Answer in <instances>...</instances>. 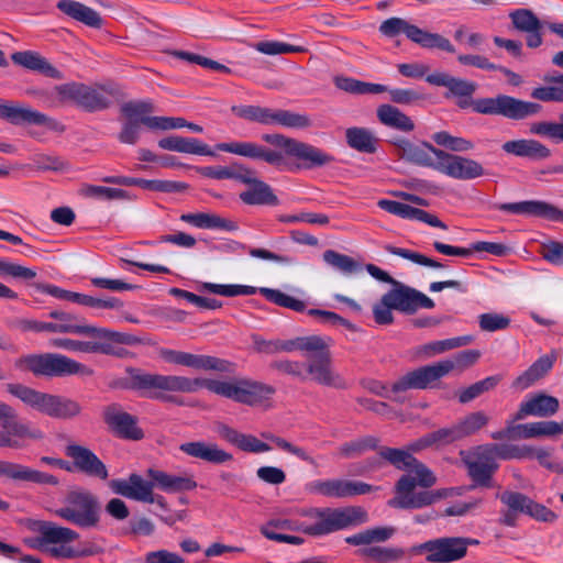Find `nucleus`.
Segmentation results:
<instances>
[{"label":"nucleus","mask_w":563,"mask_h":563,"mask_svg":"<svg viewBox=\"0 0 563 563\" xmlns=\"http://www.w3.org/2000/svg\"><path fill=\"white\" fill-rule=\"evenodd\" d=\"M132 382L135 388L144 390L152 398H162L164 393L191 394L200 388H206L218 396L235 402L255 406L275 394L273 386L245 377L212 379L142 373L134 375Z\"/></svg>","instance_id":"1"},{"label":"nucleus","mask_w":563,"mask_h":563,"mask_svg":"<svg viewBox=\"0 0 563 563\" xmlns=\"http://www.w3.org/2000/svg\"><path fill=\"white\" fill-rule=\"evenodd\" d=\"M299 522L294 527L298 532L320 537L367 521L362 507L309 508L298 511Z\"/></svg>","instance_id":"2"},{"label":"nucleus","mask_w":563,"mask_h":563,"mask_svg":"<svg viewBox=\"0 0 563 563\" xmlns=\"http://www.w3.org/2000/svg\"><path fill=\"white\" fill-rule=\"evenodd\" d=\"M8 391L32 409L55 419H73L81 413V405L64 396L42 393L22 384H8Z\"/></svg>","instance_id":"3"},{"label":"nucleus","mask_w":563,"mask_h":563,"mask_svg":"<svg viewBox=\"0 0 563 563\" xmlns=\"http://www.w3.org/2000/svg\"><path fill=\"white\" fill-rule=\"evenodd\" d=\"M14 367L21 372H31L36 376L64 377L71 375H92L90 367L57 353L23 355L14 361Z\"/></svg>","instance_id":"4"},{"label":"nucleus","mask_w":563,"mask_h":563,"mask_svg":"<svg viewBox=\"0 0 563 563\" xmlns=\"http://www.w3.org/2000/svg\"><path fill=\"white\" fill-rule=\"evenodd\" d=\"M433 485L420 484L416 473H404L395 485V496L388 500L393 508L419 509L454 494V488L427 490Z\"/></svg>","instance_id":"5"},{"label":"nucleus","mask_w":563,"mask_h":563,"mask_svg":"<svg viewBox=\"0 0 563 563\" xmlns=\"http://www.w3.org/2000/svg\"><path fill=\"white\" fill-rule=\"evenodd\" d=\"M393 144L401 159L419 166L432 167L452 177L457 176L456 157L435 148L428 142L412 143L406 139H396Z\"/></svg>","instance_id":"6"},{"label":"nucleus","mask_w":563,"mask_h":563,"mask_svg":"<svg viewBox=\"0 0 563 563\" xmlns=\"http://www.w3.org/2000/svg\"><path fill=\"white\" fill-rule=\"evenodd\" d=\"M55 515L82 529L97 528L101 518L100 503L90 490L75 488L67 493Z\"/></svg>","instance_id":"7"},{"label":"nucleus","mask_w":563,"mask_h":563,"mask_svg":"<svg viewBox=\"0 0 563 563\" xmlns=\"http://www.w3.org/2000/svg\"><path fill=\"white\" fill-rule=\"evenodd\" d=\"M36 531L40 533V537L34 543L30 542V544L32 547L54 545L48 550L49 554L54 558L78 559L91 556L96 553L92 548L76 550L67 545L79 538V534L70 528L62 527L51 521H38L36 523Z\"/></svg>","instance_id":"8"},{"label":"nucleus","mask_w":563,"mask_h":563,"mask_svg":"<svg viewBox=\"0 0 563 563\" xmlns=\"http://www.w3.org/2000/svg\"><path fill=\"white\" fill-rule=\"evenodd\" d=\"M467 475L473 484L460 487V495L476 487L489 488L493 486V476L498 470V463L494 460L487 444L478 445L466 452H460Z\"/></svg>","instance_id":"9"},{"label":"nucleus","mask_w":563,"mask_h":563,"mask_svg":"<svg viewBox=\"0 0 563 563\" xmlns=\"http://www.w3.org/2000/svg\"><path fill=\"white\" fill-rule=\"evenodd\" d=\"M455 364L454 360H442L433 364L420 366L406 373L393 383L390 390L399 393L408 389L435 388L440 380L455 368Z\"/></svg>","instance_id":"10"},{"label":"nucleus","mask_w":563,"mask_h":563,"mask_svg":"<svg viewBox=\"0 0 563 563\" xmlns=\"http://www.w3.org/2000/svg\"><path fill=\"white\" fill-rule=\"evenodd\" d=\"M201 291H208L216 295L225 297L235 296H250L257 291L256 287L247 285H221L213 283H202L198 287ZM258 291L271 302H274L280 307L291 309L297 312H301L306 309V303L295 297H291L278 289H272L262 287Z\"/></svg>","instance_id":"11"},{"label":"nucleus","mask_w":563,"mask_h":563,"mask_svg":"<svg viewBox=\"0 0 563 563\" xmlns=\"http://www.w3.org/2000/svg\"><path fill=\"white\" fill-rule=\"evenodd\" d=\"M92 341H79L68 338H56L51 340V345L57 349H64L67 351L81 352V353H101V354H114L115 344H134L137 342L136 338L117 331H111L106 328V335L103 336H90Z\"/></svg>","instance_id":"12"},{"label":"nucleus","mask_w":563,"mask_h":563,"mask_svg":"<svg viewBox=\"0 0 563 563\" xmlns=\"http://www.w3.org/2000/svg\"><path fill=\"white\" fill-rule=\"evenodd\" d=\"M379 31L388 37H394L404 33L410 41L424 48H439L449 53L454 52V46L448 38L440 34L424 31L400 18H390L385 20L380 24Z\"/></svg>","instance_id":"13"},{"label":"nucleus","mask_w":563,"mask_h":563,"mask_svg":"<svg viewBox=\"0 0 563 563\" xmlns=\"http://www.w3.org/2000/svg\"><path fill=\"white\" fill-rule=\"evenodd\" d=\"M262 140L268 144L283 148L286 155L302 161L306 168L321 167L332 163L334 159L330 154L313 145L283 134H264Z\"/></svg>","instance_id":"14"},{"label":"nucleus","mask_w":563,"mask_h":563,"mask_svg":"<svg viewBox=\"0 0 563 563\" xmlns=\"http://www.w3.org/2000/svg\"><path fill=\"white\" fill-rule=\"evenodd\" d=\"M541 106L508 97L505 95L496 98L476 99L474 111L483 114H501L510 119L519 120L540 112Z\"/></svg>","instance_id":"15"},{"label":"nucleus","mask_w":563,"mask_h":563,"mask_svg":"<svg viewBox=\"0 0 563 563\" xmlns=\"http://www.w3.org/2000/svg\"><path fill=\"white\" fill-rule=\"evenodd\" d=\"M306 489L312 495L341 499L366 495L377 490V487L360 481L328 478L312 481L307 484Z\"/></svg>","instance_id":"16"},{"label":"nucleus","mask_w":563,"mask_h":563,"mask_svg":"<svg viewBox=\"0 0 563 563\" xmlns=\"http://www.w3.org/2000/svg\"><path fill=\"white\" fill-rule=\"evenodd\" d=\"M0 427L7 430L5 432L0 431V434L12 443L10 445H0V448L21 449L24 446L23 440H40L43 438L42 431L21 422L18 419L16 411L2 401H0Z\"/></svg>","instance_id":"17"},{"label":"nucleus","mask_w":563,"mask_h":563,"mask_svg":"<svg viewBox=\"0 0 563 563\" xmlns=\"http://www.w3.org/2000/svg\"><path fill=\"white\" fill-rule=\"evenodd\" d=\"M159 355L167 363L198 371H213L219 373L233 372V364L231 362L211 355L192 354L169 349L161 350Z\"/></svg>","instance_id":"18"},{"label":"nucleus","mask_w":563,"mask_h":563,"mask_svg":"<svg viewBox=\"0 0 563 563\" xmlns=\"http://www.w3.org/2000/svg\"><path fill=\"white\" fill-rule=\"evenodd\" d=\"M110 488L114 494L136 501L157 504L161 508H167L165 498L154 494V484L148 483L139 474H131L126 479H113Z\"/></svg>","instance_id":"19"},{"label":"nucleus","mask_w":563,"mask_h":563,"mask_svg":"<svg viewBox=\"0 0 563 563\" xmlns=\"http://www.w3.org/2000/svg\"><path fill=\"white\" fill-rule=\"evenodd\" d=\"M379 455L396 468L401 470L405 473H416L419 477L420 484L422 485H434L437 483V477L433 472L426 464L412 456L408 451L394 448H383L379 451Z\"/></svg>","instance_id":"20"},{"label":"nucleus","mask_w":563,"mask_h":563,"mask_svg":"<svg viewBox=\"0 0 563 563\" xmlns=\"http://www.w3.org/2000/svg\"><path fill=\"white\" fill-rule=\"evenodd\" d=\"M563 433V421H537L523 424H516L512 419L507 423L504 431L493 434L494 439L519 440L539 437H553Z\"/></svg>","instance_id":"21"},{"label":"nucleus","mask_w":563,"mask_h":563,"mask_svg":"<svg viewBox=\"0 0 563 563\" xmlns=\"http://www.w3.org/2000/svg\"><path fill=\"white\" fill-rule=\"evenodd\" d=\"M0 118L10 121L12 124L20 125L23 123H32L46 126L51 131L64 132V125L47 117L46 114L35 111L27 107H20L13 103L0 101Z\"/></svg>","instance_id":"22"},{"label":"nucleus","mask_w":563,"mask_h":563,"mask_svg":"<svg viewBox=\"0 0 563 563\" xmlns=\"http://www.w3.org/2000/svg\"><path fill=\"white\" fill-rule=\"evenodd\" d=\"M216 148L250 159L263 161L273 166H279L284 163V155L280 152L251 141L219 143L216 145Z\"/></svg>","instance_id":"23"},{"label":"nucleus","mask_w":563,"mask_h":563,"mask_svg":"<svg viewBox=\"0 0 563 563\" xmlns=\"http://www.w3.org/2000/svg\"><path fill=\"white\" fill-rule=\"evenodd\" d=\"M65 454L79 472L106 481L109 477L104 463L88 448L76 443H69L65 448Z\"/></svg>","instance_id":"24"},{"label":"nucleus","mask_w":563,"mask_h":563,"mask_svg":"<svg viewBox=\"0 0 563 563\" xmlns=\"http://www.w3.org/2000/svg\"><path fill=\"white\" fill-rule=\"evenodd\" d=\"M48 317L54 319L55 333L77 334L84 336H103L106 328L87 323L82 318L64 310H52Z\"/></svg>","instance_id":"25"},{"label":"nucleus","mask_w":563,"mask_h":563,"mask_svg":"<svg viewBox=\"0 0 563 563\" xmlns=\"http://www.w3.org/2000/svg\"><path fill=\"white\" fill-rule=\"evenodd\" d=\"M102 417L108 427L121 438L141 440L144 437L143 431L136 426V419L118 405L106 407Z\"/></svg>","instance_id":"26"},{"label":"nucleus","mask_w":563,"mask_h":563,"mask_svg":"<svg viewBox=\"0 0 563 563\" xmlns=\"http://www.w3.org/2000/svg\"><path fill=\"white\" fill-rule=\"evenodd\" d=\"M306 372L310 379L317 384L334 388L345 387L344 379L332 368L330 352H322L309 360Z\"/></svg>","instance_id":"27"},{"label":"nucleus","mask_w":563,"mask_h":563,"mask_svg":"<svg viewBox=\"0 0 563 563\" xmlns=\"http://www.w3.org/2000/svg\"><path fill=\"white\" fill-rule=\"evenodd\" d=\"M416 554H426L429 563H449L457 560V538H440L416 545Z\"/></svg>","instance_id":"28"},{"label":"nucleus","mask_w":563,"mask_h":563,"mask_svg":"<svg viewBox=\"0 0 563 563\" xmlns=\"http://www.w3.org/2000/svg\"><path fill=\"white\" fill-rule=\"evenodd\" d=\"M146 475L151 479L148 483L168 494L194 490L197 487V482L190 474L176 475L157 468H148Z\"/></svg>","instance_id":"29"},{"label":"nucleus","mask_w":563,"mask_h":563,"mask_svg":"<svg viewBox=\"0 0 563 563\" xmlns=\"http://www.w3.org/2000/svg\"><path fill=\"white\" fill-rule=\"evenodd\" d=\"M559 407L560 404L555 397L539 393L520 404L519 409L512 417V422L522 420L529 416L541 418L551 417L558 412Z\"/></svg>","instance_id":"30"},{"label":"nucleus","mask_w":563,"mask_h":563,"mask_svg":"<svg viewBox=\"0 0 563 563\" xmlns=\"http://www.w3.org/2000/svg\"><path fill=\"white\" fill-rule=\"evenodd\" d=\"M179 450L190 457L202 460L211 464H223L233 460L231 453L221 449L213 442L189 441L180 444Z\"/></svg>","instance_id":"31"},{"label":"nucleus","mask_w":563,"mask_h":563,"mask_svg":"<svg viewBox=\"0 0 563 563\" xmlns=\"http://www.w3.org/2000/svg\"><path fill=\"white\" fill-rule=\"evenodd\" d=\"M0 476L13 479L31 482L36 484L56 486L58 484L57 477L54 475L32 470L22 464L12 463L0 460Z\"/></svg>","instance_id":"32"},{"label":"nucleus","mask_w":563,"mask_h":563,"mask_svg":"<svg viewBox=\"0 0 563 563\" xmlns=\"http://www.w3.org/2000/svg\"><path fill=\"white\" fill-rule=\"evenodd\" d=\"M503 211L519 214L542 217L552 221H563V210L544 201H521L514 203H503L499 206Z\"/></svg>","instance_id":"33"},{"label":"nucleus","mask_w":563,"mask_h":563,"mask_svg":"<svg viewBox=\"0 0 563 563\" xmlns=\"http://www.w3.org/2000/svg\"><path fill=\"white\" fill-rule=\"evenodd\" d=\"M14 64L26 69L38 71L54 79H62V73L54 67L45 57L33 51L15 52L11 55Z\"/></svg>","instance_id":"34"},{"label":"nucleus","mask_w":563,"mask_h":563,"mask_svg":"<svg viewBox=\"0 0 563 563\" xmlns=\"http://www.w3.org/2000/svg\"><path fill=\"white\" fill-rule=\"evenodd\" d=\"M552 63L563 69V51L552 57ZM548 86L532 90L531 97L543 102H563V74L547 79Z\"/></svg>","instance_id":"35"},{"label":"nucleus","mask_w":563,"mask_h":563,"mask_svg":"<svg viewBox=\"0 0 563 563\" xmlns=\"http://www.w3.org/2000/svg\"><path fill=\"white\" fill-rule=\"evenodd\" d=\"M263 125H279L288 129H306L311 125L307 114L284 109L266 108Z\"/></svg>","instance_id":"36"},{"label":"nucleus","mask_w":563,"mask_h":563,"mask_svg":"<svg viewBox=\"0 0 563 563\" xmlns=\"http://www.w3.org/2000/svg\"><path fill=\"white\" fill-rule=\"evenodd\" d=\"M161 148L186 154L214 156V152L205 143L192 137L172 135L158 141Z\"/></svg>","instance_id":"37"},{"label":"nucleus","mask_w":563,"mask_h":563,"mask_svg":"<svg viewBox=\"0 0 563 563\" xmlns=\"http://www.w3.org/2000/svg\"><path fill=\"white\" fill-rule=\"evenodd\" d=\"M501 147L508 154L530 159H545L551 155V151L545 145L532 139L508 141Z\"/></svg>","instance_id":"38"},{"label":"nucleus","mask_w":563,"mask_h":563,"mask_svg":"<svg viewBox=\"0 0 563 563\" xmlns=\"http://www.w3.org/2000/svg\"><path fill=\"white\" fill-rule=\"evenodd\" d=\"M57 8L63 13L90 27L98 29L102 25V18L100 14L81 2L75 0H59L57 2Z\"/></svg>","instance_id":"39"},{"label":"nucleus","mask_w":563,"mask_h":563,"mask_svg":"<svg viewBox=\"0 0 563 563\" xmlns=\"http://www.w3.org/2000/svg\"><path fill=\"white\" fill-rule=\"evenodd\" d=\"M111 91L103 86L82 84L78 106L87 111H100L110 106Z\"/></svg>","instance_id":"40"},{"label":"nucleus","mask_w":563,"mask_h":563,"mask_svg":"<svg viewBox=\"0 0 563 563\" xmlns=\"http://www.w3.org/2000/svg\"><path fill=\"white\" fill-rule=\"evenodd\" d=\"M180 220L199 229H220L224 231H234L238 229L233 221L216 213H185L180 216Z\"/></svg>","instance_id":"41"},{"label":"nucleus","mask_w":563,"mask_h":563,"mask_svg":"<svg viewBox=\"0 0 563 563\" xmlns=\"http://www.w3.org/2000/svg\"><path fill=\"white\" fill-rule=\"evenodd\" d=\"M240 199L249 206H277L279 200L268 184L258 179L240 194Z\"/></svg>","instance_id":"42"},{"label":"nucleus","mask_w":563,"mask_h":563,"mask_svg":"<svg viewBox=\"0 0 563 563\" xmlns=\"http://www.w3.org/2000/svg\"><path fill=\"white\" fill-rule=\"evenodd\" d=\"M555 355L547 354L538 358L525 373L516 378L514 387L526 389L542 378L553 366Z\"/></svg>","instance_id":"43"},{"label":"nucleus","mask_w":563,"mask_h":563,"mask_svg":"<svg viewBox=\"0 0 563 563\" xmlns=\"http://www.w3.org/2000/svg\"><path fill=\"white\" fill-rule=\"evenodd\" d=\"M377 118L382 124L395 130L411 132L415 129L413 121L398 108L390 104L379 106Z\"/></svg>","instance_id":"44"},{"label":"nucleus","mask_w":563,"mask_h":563,"mask_svg":"<svg viewBox=\"0 0 563 563\" xmlns=\"http://www.w3.org/2000/svg\"><path fill=\"white\" fill-rule=\"evenodd\" d=\"M347 145L361 153H374L376 151L377 140L374 133L366 128H349L345 131Z\"/></svg>","instance_id":"45"},{"label":"nucleus","mask_w":563,"mask_h":563,"mask_svg":"<svg viewBox=\"0 0 563 563\" xmlns=\"http://www.w3.org/2000/svg\"><path fill=\"white\" fill-rule=\"evenodd\" d=\"M494 460H521L532 459L533 448L516 444H487Z\"/></svg>","instance_id":"46"},{"label":"nucleus","mask_w":563,"mask_h":563,"mask_svg":"<svg viewBox=\"0 0 563 563\" xmlns=\"http://www.w3.org/2000/svg\"><path fill=\"white\" fill-rule=\"evenodd\" d=\"M154 111V104L150 100L129 101L121 106V113L125 120L144 124L146 119H155L148 114Z\"/></svg>","instance_id":"47"},{"label":"nucleus","mask_w":563,"mask_h":563,"mask_svg":"<svg viewBox=\"0 0 563 563\" xmlns=\"http://www.w3.org/2000/svg\"><path fill=\"white\" fill-rule=\"evenodd\" d=\"M79 194L85 198H91L97 200H124L129 198V195L125 190L119 188H111L104 186H97L90 184H84Z\"/></svg>","instance_id":"48"},{"label":"nucleus","mask_w":563,"mask_h":563,"mask_svg":"<svg viewBox=\"0 0 563 563\" xmlns=\"http://www.w3.org/2000/svg\"><path fill=\"white\" fill-rule=\"evenodd\" d=\"M378 440L374 437L355 439L341 444L338 448V454L343 459H355L369 450L376 449Z\"/></svg>","instance_id":"49"},{"label":"nucleus","mask_w":563,"mask_h":563,"mask_svg":"<svg viewBox=\"0 0 563 563\" xmlns=\"http://www.w3.org/2000/svg\"><path fill=\"white\" fill-rule=\"evenodd\" d=\"M499 375L486 377L460 390V402H470L481 395L493 390L500 382Z\"/></svg>","instance_id":"50"},{"label":"nucleus","mask_w":563,"mask_h":563,"mask_svg":"<svg viewBox=\"0 0 563 563\" xmlns=\"http://www.w3.org/2000/svg\"><path fill=\"white\" fill-rule=\"evenodd\" d=\"M322 257L329 266L340 271L345 275L357 273L361 269L358 263L352 257L333 250L324 251Z\"/></svg>","instance_id":"51"},{"label":"nucleus","mask_w":563,"mask_h":563,"mask_svg":"<svg viewBox=\"0 0 563 563\" xmlns=\"http://www.w3.org/2000/svg\"><path fill=\"white\" fill-rule=\"evenodd\" d=\"M357 554L378 563H388L401 559L405 553L404 550L397 548L368 547L358 550Z\"/></svg>","instance_id":"52"},{"label":"nucleus","mask_w":563,"mask_h":563,"mask_svg":"<svg viewBox=\"0 0 563 563\" xmlns=\"http://www.w3.org/2000/svg\"><path fill=\"white\" fill-rule=\"evenodd\" d=\"M514 27L520 32L541 31L542 24L537 15L528 9H518L509 14Z\"/></svg>","instance_id":"53"},{"label":"nucleus","mask_w":563,"mask_h":563,"mask_svg":"<svg viewBox=\"0 0 563 563\" xmlns=\"http://www.w3.org/2000/svg\"><path fill=\"white\" fill-rule=\"evenodd\" d=\"M413 289L409 287H399L385 294V303L400 311H412Z\"/></svg>","instance_id":"54"},{"label":"nucleus","mask_w":563,"mask_h":563,"mask_svg":"<svg viewBox=\"0 0 563 563\" xmlns=\"http://www.w3.org/2000/svg\"><path fill=\"white\" fill-rule=\"evenodd\" d=\"M530 132L537 135L547 136L558 143L563 142V112L559 115V121H540L532 123Z\"/></svg>","instance_id":"55"},{"label":"nucleus","mask_w":563,"mask_h":563,"mask_svg":"<svg viewBox=\"0 0 563 563\" xmlns=\"http://www.w3.org/2000/svg\"><path fill=\"white\" fill-rule=\"evenodd\" d=\"M330 342L331 340L329 338L320 335L300 336L299 352H301L309 361L322 352H329Z\"/></svg>","instance_id":"56"},{"label":"nucleus","mask_w":563,"mask_h":563,"mask_svg":"<svg viewBox=\"0 0 563 563\" xmlns=\"http://www.w3.org/2000/svg\"><path fill=\"white\" fill-rule=\"evenodd\" d=\"M263 437L266 438L267 440L272 441L280 450L297 456L302 462H306L307 464H309L313 467L318 466V463L314 460V457H312L303 448L294 445L292 443L288 442L287 440L280 438V437L273 435L271 433H264Z\"/></svg>","instance_id":"57"},{"label":"nucleus","mask_w":563,"mask_h":563,"mask_svg":"<svg viewBox=\"0 0 563 563\" xmlns=\"http://www.w3.org/2000/svg\"><path fill=\"white\" fill-rule=\"evenodd\" d=\"M488 416L483 411H474L460 420V438L475 434L488 423Z\"/></svg>","instance_id":"58"},{"label":"nucleus","mask_w":563,"mask_h":563,"mask_svg":"<svg viewBox=\"0 0 563 563\" xmlns=\"http://www.w3.org/2000/svg\"><path fill=\"white\" fill-rule=\"evenodd\" d=\"M384 249L390 254L400 256V257L411 261L418 265L429 266V267H433V268H443L444 267V265L442 263L437 262L432 258H429L418 252L410 251L408 249L396 247L393 245H385Z\"/></svg>","instance_id":"59"},{"label":"nucleus","mask_w":563,"mask_h":563,"mask_svg":"<svg viewBox=\"0 0 563 563\" xmlns=\"http://www.w3.org/2000/svg\"><path fill=\"white\" fill-rule=\"evenodd\" d=\"M169 294L175 297L184 298L187 301H189L190 303H192L201 309L214 310V309H219L221 307V302L217 299L201 297V296H198L196 294H192L190 291L183 290L179 288L169 289Z\"/></svg>","instance_id":"60"},{"label":"nucleus","mask_w":563,"mask_h":563,"mask_svg":"<svg viewBox=\"0 0 563 563\" xmlns=\"http://www.w3.org/2000/svg\"><path fill=\"white\" fill-rule=\"evenodd\" d=\"M479 328L486 332L505 330L510 324V319L496 312L483 313L478 317Z\"/></svg>","instance_id":"61"},{"label":"nucleus","mask_w":563,"mask_h":563,"mask_svg":"<svg viewBox=\"0 0 563 563\" xmlns=\"http://www.w3.org/2000/svg\"><path fill=\"white\" fill-rule=\"evenodd\" d=\"M255 49L266 55H279L287 53L303 52L302 47L292 46L277 41H263L254 45Z\"/></svg>","instance_id":"62"},{"label":"nucleus","mask_w":563,"mask_h":563,"mask_svg":"<svg viewBox=\"0 0 563 563\" xmlns=\"http://www.w3.org/2000/svg\"><path fill=\"white\" fill-rule=\"evenodd\" d=\"M401 211L402 212L400 214V218L402 219L417 220L428 223L432 227H440L445 229V225L435 216L422 209H418L405 203Z\"/></svg>","instance_id":"63"},{"label":"nucleus","mask_w":563,"mask_h":563,"mask_svg":"<svg viewBox=\"0 0 563 563\" xmlns=\"http://www.w3.org/2000/svg\"><path fill=\"white\" fill-rule=\"evenodd\" d=\"M486 174L483 165L472 158L460 156V180H474Z\"/></svg>","instance_id":"64"}]
</instances>
